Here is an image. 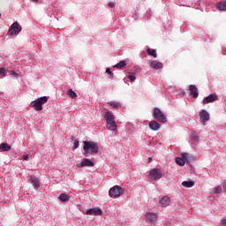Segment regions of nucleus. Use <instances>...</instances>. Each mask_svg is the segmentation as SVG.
<instances>
[{"label":"nucleus","instance_id":"1","mask_svg":"<svg viewBox=\"0 0 226 226\" xmlns=\"http://www.w3.org/2000/svg\"><path fill=\"white\" fill-rule=\"evenodd\" d=\"M83 150L84 156H89V154H98V151H100V147L98 143L94 141H83Z\"/></svg>","mask_w":226,"mask_h":226},{"label":"nucleus","instance_id":"2","mask_svg":"<svg viewBox=\"0 0 226 226\" xmlns=\"http://www.w3.org/2000/svg\"><path fill=\"white\" fill-rule=\"evenodd\" d=\"M104 117L107 122L108 130L116 132L117 130V124H116V120H114V114H112L110 111L106 112Z\"/></svg>","mask_w":226,"mask_h":226},{"label":"nucleus","instance_id":"3","mask_svg":"<svg viewBox=\"0 0 226 226\" xmlns=\"http://www.w3.org/2000/svg\"><path fill=\"white\" fill-rule=\"evenodd\" d=\"M49 102V97L42 96L31 102V107L37 112L43 110V105Z\"/></svg>","mask_w":226,"mask_h":226},{"label":"nucleus","instance_id":"4","mask_svg":"<svg viewBox=\"0 0 226 226\" xmlns=\"http://www.w3.org/2000/svg\"><path fill=\"white\" fill-rule=\"evenodd\" d=\"M153 117L159 121V123H167V117L160 108L154 109Z\"/></svg>","mask_w":226,"mask_h":226},{"label":"nucleus","instance_id":"5","mask_svg":"<svg viewBox=\"0 0 226 226\" xmlns=\"http://www.w3.org/2000/svg\"><path fill=\"white\" fill-rule=\"evenodd\" d=\"M124 193V189H123L119 185H115L112 188L109 189V197H112L114 199L120 197V195H123Z\"/></svg>","mask_w":226,"mask_h":226},{"label":"nucleus","instance_id":"6","mask_svg":"<svg viewBox=\"0 0 226 226\" xmlns=\"http://www.w3.org/2000/svg\"><path fill=\"white\" fill-rule=\"evenodd\" d=\"M22 31V26L19 24V22H14L11 26V28L8 31V34L10 36H13V34H19Z\"/></svg>","mask_w":226,"mask_h":226},{"label":"nucleus","instance_id":"7","mask_svg":"<svg viewBox=\"0 0 226 226\" xmlns=\"http://www.w3.org/2000/svg\"><path fill=\"white\" fill-rule=\"evenodd\" d=\"M200 121L202 124L206 125V123L209 121V113L205 109L200 111Z\"/></svg>","mask_w":226,"mask_h":226},{"label":"nucleus","instance_id":"8","mask_svg":"<svg viewBox=\"0 0 226 226\" xmlns=\"http://www.w3.org/2000/svg\"><path fill=\"white\" fill-rule=\"evenodd\" d=\"M149 176L154 181H156V179H161L162 170L160 169H154L150 171Z\"/></svg>","mask_w":226,"mask_h":226},{"label":"nucleus","instance_id":"9","mask_svg":"<svg viewBox=\"0 0 226 226\" xmlns=\"http://www.w3.org/2000/svg\"><path fill=\"white\" fill-rule=\"evenodd\" d=\"M218 100V95L216 94H212L203 99V105H207V103H213Z\"/></svg>","mask_w":226,"mask_h":226},{"label":"nucleus","instance_id":"10","mask_svg":"<svg viewBox=\"0 0 226 226\" xmlns=\"http://www.w3.org/2000/svg\"><path fill=\"white\" fill-rule=\"evenodd\" d=\"M87 215H89L92 216H102V215H103V211H102V209L98 207L90 208L87 210Z\"/></svg>","mask_w":226,"mask_h":226},{"label":"nucleus","instance_id":"11","mask_svg":"<svg viewBox=\"0 0 226 226\" xmlns=\"http://www.w3.org/2000/svg\"><path fill=\"white\" fill-rule=\"evenodd\" d=\"M146 220L150 222V223H156L158 222V215L148 212L146 214Z\"/></svg>","mask_w":226,"mask_h":226},{"label":"nucleus","instance_id":"12","mask_svg":"<svg viewBox=\"0 0 226 226\" xmlns=\"http://www.w3.org/2000/svg\"><path fill=\"white\" fill-rule=\"evenodd\" d=\"M78 167H94V162L87 158L83 159L80 164L78 165Z\"/></svg>","mask_w":226,"mask_h":226},{"label":"nucleus","instance_id":"13","mask_svg":"<svg viewBox=\"0 0 226 226\" xmlns=\"http://www.w3.org/2000/svg\"><path fill=\"white\" fill-rule=\"evenodd\" d=\"M148 126L153 132H158V130H160L161 128L160 124H158V122H156L155 120L150 121Z\"/></svg>","mask_w":226,"mask_h":226},{"label":"nucleus","instance_id":"14","mask_svg":"<svg viewBox=\"0 0 226 226\" xmlns=\"http://www.w3.org/2000/svg\"><path fill=\"white\" fill-rule=\"evenodd\" d=\"M189 91L193 98H199V88L195 85H190Z\"/></svg>","mask_w":226,"mask_h":226},{"label":"nucleus","instance_id":"15","mask_svg":"<svg viewBox=\"0 0 226 226\" xmlns=\"http://www.w3.org/2000/svg\"><path fill=\"white\" fill-rule=\"evenodd\" d=\"M31 184L33 185L34 190H38L40 188V179L34 176L30 177Z\"/></svg>","mask_w":226,"mask_h":226},{"label":"nucleus","instance_id":"16","mask_svg":"<svg viewBox=\"0 0 226 226\" xmlns=\"http://www.w3.org/2000/svg\"><path fill=\"white\" fill-rule=\"evenodd\" d=\"M160 204L162 207H167L170 206V198H169V196H163L160 200Z\"/></svg>","mask_w":226,"mask_h":226},{"label":"nucleus","instance_id":"17","mask_svg":"<svg viewBox=\"0 0 226 226\" xmlns=\"http://www.w3.org/2000/svg\"><path fill=\"white\" fill-rule=\"evenodd\" d=\"M150 66L154 70H162V68H163V64L158 61H152Z\"/></svg>","mask_w":226,"mask_h":226},{"label":"nucleus","instance_id":"18","mask_svg":"<svg viewBox=\"0 0 226 226\" xmlns=\"http://www.w3.org/2000/svg\"><path fill=\"white\" fill-rule=\"evenodd\" d=\"M182 158H184V160H185V162H188V163H190V162H193V160H194L193 155H192L188 153H183Z\"/></svg>","mask_w":226,"mask_h":226},{"label":"nucleus","instance_id":"19","mask_svg":"<svg viewBox=\"0 0 226 226\" xmlns=\"http://www.w3.org/2000/svg\"><path fill=\"white\" fill-rule=\"evenodd\" d=\"M216 8H217V10H219L220 11H226V1L219 2V3L216 4Z\"/></svg>","mask_w":226,"mask_h":226},{"label":"nucleus","instance_id":"20","mask_svg":"<svg viewBox=\"0 0 226 226\" xmlns=\"http://www.w3.org/2000/svg\"><path fill=\"white\" fill-rule=\"evenodd\" d=\"M0 151H11V146L8 143L0 144Z\"/></svg>","mask_w":226,"mask_h":226},{"label":"nucleus","instance_id":"21","mask_svg":"<svg viewBox=\"0 0 226 226\" xmlns=\"http://www.w3.org/2000/svg\"><path fill=\"white\" fill-rule=\"evenodd\" d=\"M194 185L195 182H193V180L182 182V186H185V188H192Z\"/></svg>","mask_w":226,"mask_h":226},{"label":"nucleus","instance_id":"22","mask_svg":"<svg viewBox=\"0 0 226 226\" xmlns=\"http://www.w3.org/2000/svg\"><path fill=\"white\" fill-rule=\"evenodd\" d=\"M176 163L177 165H180V167H185V163H186V161L185 160V158H181V157H177L176 158Z\"/></svg>","mask_w":226,"mask_h":226},{"label":"nucleus","instance_id":"23","mask_svg":"<svg viewBox=\"0 0 226 226\" xmlns=\"http://www.w3.org/2000/svg\"><path fill=\"white\" fill-rule=\"evenodd\" d=\"M67 96H69V98H72L75 99L77 98V93H75V91H73V89H70L68 90V92L66 93Z\"/></svg>","mask_w":226,"mask_h":226},{"label":"nucleus","instance_id":"24","mask_svg":"<svg viewBox=\"0 0 226 226\" xmlns=\"http://www.w3.org/2000/svg\"><path fill=\"white\" fill-rule=\"evenodd\" d=\"M59 200L61 202H68V200H70V197L67 194L63 193L59 196Z\"/></svg>","mask_w":226,"mask_h":226},{"label":"nucleus","instance_id":"25","mask_svg":"<svg viewBox=\"0 0 226 226\" xmlns=\"http://www.w3.org/2000/svg\"><path fill=\"white\" fill-rule=\"evenodd\" d=\"M147 52L148 56H152L153 57H158V55L156 54V49H147Z\"/></svg>","mask_w":226,"mask_h":226},{"label":"nucleus","instance_id":"26","mask_svg":"<svg viewBox=\"0 0 226 226\" xmlns=\"http://www.w3.org/2000/svg\"><path fill=\"white\" fill-rule=\"evenodd\" d=\"M124 66H126V60H122L120 61L118 64H117L114 68H118V69H121V68H124Z\"/></svg>","mask_w":226,"mask_h":226},{"label":"nucleus","instance_id":"27","mask_svg":"<svg viewBox=\"0 0 226 226\" xmlns=\"http://www.w3.org/2000/svg\"><path fill=\"white\" fill-rule=\"evenodd\" d=\"M6 77V69L0 68V79H4Z\"/></svg>","mask_w":226,"mask_h":226},{"label":"nucleus","instance_id":"28","mask_svg":"<svg viewBox=\"0 0 226 226\" xmlns=\"http://www.w3.org/2000/svg\"><path fill=\"white\" fill-rule=\"evenodd\" d=\"M214 193H215L216 195L222 193V186L218 185V186L215 187Z\"/></svg>","mask_w":226,"mask_h":226},{"label":"nucleus","instance_id":"29","mask_svg":"<svg viewBox=\"0 0 226 226\" xmlns=\"http://www.w3.org/2000/svg\"><path fill=\"white\" fill-rule=\"evenodd\" d=\"M127 79H129V80H130L131 82H133V81L135 80V79H136L135 72H132V73L129 74V75L127 76Z\"/></svg>","mask_w":226,"mask_h":226},{"label":"nucleus","instance_id":"30","mask_svg":"<svg viewBox=\"0 0 226 226\" xmlns=\"http://www.w3.org/2000/svg\"><path fill=\"white\" fill-rule=\"evenodd\" d=\"M109 105L113 108V109H119V102H109Z\"/></svg>","mask_w":226,"mask_h":226},{"label":"nucleus","instance_id":"31","mask_svg":"<svg viewBox=\"0 0 226 226\" xmlns=\"http://www.w3.org/2000/svg\"><path fill=\"white\" fill-rule=\"evenodd\" d=\"M10 75H11L12 77H15V79H19V73H17L14 71H10Z\"/></svg>","mask_w":226,"mask_h":226},{"label":"nucleus","instance_id":"32","mask_svg":"<svg viewBox=\"0 0 226 226\" xmlns=\"http://www.w3.org/2000/svg\"><path fill=\"white\" fill-rule=\"evenodd\" d=\"M79 142L78 139H75L73 142V149H77L79 147Z\"/></svg>","mask_w":226,"mask_h":226},{"label":"nucleus","instance_id":"33","mask_svg":"<svg viewBox=\"0 0 226 226\" xmlns=\"http://www.w3.org/2000/svg\"><path fill=\"white\" fill-rule=\"evenodd\" d=\"M106 73H108L109 75H110L111 78L114 77V73H112V72H110V68H107V69H106Z\"/></svg>","mask_w":226,"mask_h":226},{"label":"nucleus","instance_id":"34","mask_svg":"<svg viewBox=\"0 0 226 226\" xmlns=\"http://www.w3.org/2000/svg\"><path fill=\"white\" fill-rule=\"evenodd\" d=\"M108 5L109 6V8H115L116 7V4L114 2H109L108 4Z\"/></svg>","mask_w":226,"mask_h":226},{"label":"nucleus","instance_id":"35","mask_svg":"<svg viewBox=\"0 0 226 226\" xmlns=\"http://www.w3.org/2000/svg\"><path fill=\"white\" fill-rule=\"evenodd\" d=\"M221 225L226 226V219L221 221Z\"/></svg>","mask_w":226,"mask_h":226},{"label":"nucleus","instance_id":"36","mask_svg":"<svg viewBox=\"0 0 226 226\" xmlns=\"http://www.w3.org/2000/svg\"><path fill=\"white\" fill-rule=\"evenodd\" d=\"M23 160H29V155L28 154H24L23 155Z\"/></svg>","mask_w":226,"mask_h":226},{"label":"nucleus","instance_id":"37","mask_svg":"<svg viewBox=\"0 0 226 226\" xmlns=\"http://www.w3.org/2000/svg\"><path fill=\"white\" fill-rule=\"evenodd\" d=\"M153 161V159L150 157V158H148V162H149V163H151V162Z\"/></svg>","mask_w":226,"mask_h":226},{"label":"nucleus","instance_id":"38","mask_svg":"<svg viewBox=\"0 0 226 226\" xmlns=\"http://www.w3.org/2000/svg\"><path fill=\"white\" fill-rule=\"evenodd\" d=\"M34 3H38V0H32Z\"/></svg>","mask_w":226,"mask_h":226},{"label":"nucleus","instance_id":"39","mask_svg":"<svg viewBox=\"0 0 226 226\" xmlns=\"http://www.w3.org/2000/svg\"><path fill=\"white\" fill-rule=\"evenodd\" d=\"M0 17H1V13H0Z\"/></svg>","mask_w":226,"mask_h":226}]
</instances>
